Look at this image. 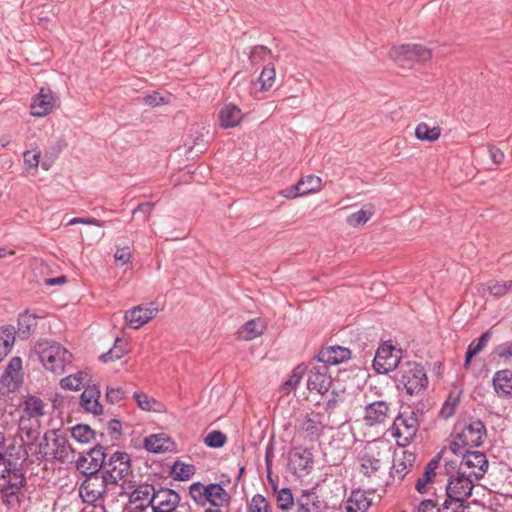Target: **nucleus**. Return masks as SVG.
<instances>
[{
	"label": "nucleus",
	"mask_w": 512,
	"mask_h": 512,
	"mask_svg": "<svg viewBox=\"0 0 512 512\" xmlns=\"http://www.w3.org/2000/svg\"><path fill=\"white\" fill-rule=\"evenodd\" d=\"M156 487L147 482L136 483L133 480L121 482L119 496L128 497L124 512H145L147 508H151L154 497L157 495Z\"/></svg>",
	"instance_id": "1"
},
{
	"label": "nucleus",
	"mask_w": 512,
	"mask_h": 512,
	"mask_svg": "<svg viewBox=\"0 0 512 512\" xmlns=\"http://www.w3.org/2000/svg\"><path fill=\"white\" fill-rule=\"evenodd\" d=\"M398 390H405L406 394L413 396L428 386V377L424 367L417 362L407 361L401 364L393 376Z\"/></svg>",
	"instance_id": "2"
},
{
	"label": "nucleus",
	"mask_w": 512,
	"mask_h": 512,
	"mask_svg": "<svg viewBox=\"0 0 512 512\" xmlns=\"http://www.w3.org/2000/svg\"><path fill=\"white\" fill-rule=\"evenodd\" d=\"M79 473L84 477L79 486V496L82 502L94 504L99 500H104L113 486L112 474L106 475L104 472Z\"/></svg>",
	"instance_id": "3"
},
{
	"label": "nucleus",
	"mask_w": 512,
	"mask_h": 512,
	"mask_svg": "<svg viewBox=\"0 0 512 512\" xmlns=\"http://www.w3.org/2000/svg\"><path fill=\"white\" fill-rule=\"evenodd\" d=\"M109 446L102 443H96L88 450L79 453L78 458L74 461L75 468L78 472H103L108 456Z\"/></svg>",
	"instance_id": "4"
},
{
	"label": "nucleus",
	"mask_w": 512,
	"mask_h": 512,
	"mask_svg": "<svg viewBox=\"0 0 512 512\" xmlns=\"http://www.w3.org/2000/svg\"><path fill=\"white\" fill-rule=\"evenodd\" d=\"M106 475L112 474L114 479L113 486L120 487V481H128L129 476H133L132 459L130 454L125 451H114L107 456L105 468L103 471Z\"/></svg>",
	"instance_id": "5"
},
{
	"label": "nucleus",
	"mask_w": 512,
	"mask_h": 512,
	"mask_svg": "<svg viewBox=\"0 0 512 512\" xmlns=\"http://www.w3.org/2000/svg\"><path fill=\"white\" fill-rule=\"evenodd\" d=\"M401 358V349H397L391 341H385L375 352L372 360L373 370L377 374H388L401 365Z\"/></svg>",
	"instance_id": "6"
},
{
	"label": "nucleus",
	"mask_w": 512,
	"mask_h": 512,
	"mask_svg": "<svg viewBox=\"0 0 512 512\" xmlns=\"http://www.w3.org/2000/svg\"><path fill=\"white\" fill-rule=\"evenodd\" d=\"M38 354L45 369L55 374H62L65 371L66 363L70 362L72 357V354L60 344H52L40 349Z\"/></svg>",
	"instance_id": "7"
},
{
	"label": "nucleus",
	"mask_w": 512,
	"mask_h": 512,
	"mask_svg": "<svg viewBox=\"0 0 512 512\" xmlns=\"http://www.w3.org/2000/svg\"><path fill=\"white\" fill-rule=\"evenodd\" d=\"M389 56L397 62L414 63L426 62L431 59V50L421 44L407 43L399 46H393L389 51Z\"/></svg>",
	"instance_id": "8"
},
{
	"label": "nucleus",
	"mask_w": 512,
	"mask_h": 512,
	"mask_svg": "<svg viewBox=\"0 0 512 512\" xmlns=\"http://www.w3.org/2000/svg\"><path fill=\"white\" fill-rule=\"evenodd\" d=\"M460 465L473 469L468 475H471L475 481H480L488 470L489 462L484 452L467 449L462 454Z\"/></svg>",
	"instance_id": "9"
},
{
	"label": "nucleus",
	"mask_w": 512,
	"mask_h": 512,
	"mask_svg": "<svg viewBox=\"0 0 512 512\" xmlns=\"http://www.w3.org/2000/svg\"><path fill=\"white\" fill-rule=\"evenodd\" d=\"M352 351L341 345L322 346L312 361L336 366L351 359Z\"/></svg>",
	"instance_id": "10"
},
{
	"label": "nucleus",
	"mask_w": 512,
	"mask_h": 512,
	"mask_svg": "<svg viewBox=\"0 0 512 512\" xmlns=\"http://www.w3.org/2000/svg\"><path fill=\"white\" fill-rule=\"evenodd\" d=\"M9 468L0 467V492L22 490L27 485L24 470L8 464Z\"/></svg>",
	"instance_id": "11"
},
{
	"label": "nucleus",
	"mask_w": 512,
	"mask_h": 512,
	"mask_svg": "<svg viewBox=\"0 0 512 512\" xmlns=\"http://www.w3.org/2000/svg\"><path fill=\"white\" fill-rule=\"evenodd\" d=\"M57 100L58 98L50 88L42 87L32 98L31 115L38 118L47 116L55 108Z\"/></svg>",
	"instance_id": "12"
},
{
	"label": "nucleus",
	"mask_w": 512,
	"mask_h": 512,
	"mask_svg": "<svg viewBox=\"0 0 512 512\" xmlns=\"http://www.w3.org/2000/svg\"><path fill=\"white\" fill-rule=\"evenodd\" d=\"M475 482V479L473 480V477L466 472H458V474L450 475L445 490L458 498L471 497Z\"/></svg>",
	"instance_id": "13"
},
{
	"label": "nucleus",
	"mask_w": 512,
	"mask_h": 512,
	"mask_svg": "<svg viewBox=\"0 0 512 512\" xmlns=\"http://www.w3.org/2000/svg\"><path fill=\"white\" fill-rule=\"evenodd\" d=\"M446 448L443 447L424 467L422 477L416 482L415 489L420 494L427 493V486L433 484L436 478V470L440 465Z\"/></svg>",
	"instance_id": "14"
},
{
	"label": "nucleus",
	"mask_w": 512,
	"mask_h": 512,
	"mask_svg": "<svg viewBox=\"0 0 512 512\" xmlns=\"http://www.w3.org/2000/svg\"><path fill=\"white\" fill-rule=\"evenodd\" d=\"M101 396L100 388L98 384L88 386L80 395L79 404L85 412L93 415L103 414V406L99 401Z\"/></svg>",
	"instance_id": "15"
},
{
	"label": "nucleus",
	"mask_w": 512,
	"mask_h": 512,
	"mask_svg": "<svg viewBox=\"0 0 512 512\" xmlns=\"http://www.w3.org/2000/svg\"><path fill=\"white\" fill-rule=\"evenodd\" d=\"M157 313V308L138 305L126 311L124 318L129 323L131 328L139 329L148 323L151 319H153Z\"/></svg>",
	"instance_id": "16"
},
{
	"label": "nucleus",
	"mask_w": 512,
	"mask_h": 512,
	"mask_svg": "<svg viewBox=\"0 0 512 512\" xmlns=\"http://www.w3.org/2000/svg\"><path fill=\"white\" fill-rule=\"evenodd\" d=\"M492 387L499 398H512V369L498 370L492 378Z\"/></svg>",
	"instance_id": "17"
},
{
	"label": "nucleus",
	"mask_w": 512,
	"mask_h": 512,
	"mask_svg": "<svg viewBox=\"0 0 512 512\" xmlns=\"http://www.w3.org/2000/svg\"><path fill=\"white\" fill-rule=\"evenodd\" d=\"M5 454V461L1 464V468H9L8 464H15L16 468L24 470V466L29 458L25 444L16 445V443H10L3 452Z\"/></svg>",
	"instance_id": "18"
},
{
	"label": "nucleus",
	"mask_w": 512,
	"mask_h": 512,
	"mask_svg": "<svg viewBox=\"0 0 512 512\" xmlns=\"http://www.w3.org/2000/svg\"><path fill=\"white\" fill-rule=\"evenodd\" d=\"M462 429L471 436L469 441L471 448H478L483 445L487 436V429L484 422L480 419L469 417L468 421L461 425Z\"/></svg>",
	"instance_id": "19"
},
{
	"label": "nucleus",
	"mask_w": 512,
	"mask_h": 512,
	"mask_svg": "<svg viewBox=\"0 0 512 512\" xmlns=\"http://www.w3.org/2000/svg\"><path fill=\"white\" fill-rule=\"evenodd\" d=\"M156 493L157 495L154 497L153 505L161 506L164 509L177 511V507L181 501V496L176 490L168 487L158 486L156 487Z\"/></svg>",
	"instance_id": "20"
},
{
	"label": "nucleus",
	"mask_w": 512,
	"mask_h": 512,
	"mask_svg": "<svg viewBox=\"0 0 512 512\" xmlns=\"http://www.w3.org/2000/svg\"><path fill=\"white\" fill-rule=\"evenodd\" d=\"M242 118L241 109L233 103L225 104L218 113L219 125L224 129L238 126Z\"/></svg>",
	"instance_id": "21"
},
{
	"label": "nucleus",
	"mask_w": 512,
	"mask_h": 512,
	"mask_svg": "<svg viewBox=\"0 0 512 512\" xmlns=\"http://www.w3.org/2000/svg\"><path fill=\"white\" fill-rule=\"evenodd\" d=\"M396 420L400 422L401 427L405 428L406 436L403 437L402 442H398L399 446L405 447L415 439L420 426V418L409 416L407 412H403L396 416Z\"/></svg>",
	"instance_id": "22"
},
{
	"label": "nucleus",
	"mask_w": 512,
	"mask_h": 512,
	"mask_svg": "<svg viewBox=\"0 0 512 512\" xmlns=\"http://www.w3.org/2000/svg\"><path fill=\"white\" fill-rule=\"evenodd\" d=\"M388 410L389 406L386 401L379 400L368 404L365 407L364 416L366 424L373 426L375 424L383 423L387 417Z\"/></svg>",
	"instance_id": "23"
},
{
	"label": "nucleus",
	"mask_w": 512,
	"mask_h": 512,
	"mask_svg": "<svg viewBox=\"0 0 512 512\" xmlns=\"http://www.w3.org/2000/svg\"><path fill=\"white\" fill-rule=\"evenodd\" d=\"M53 445L56 449L52 452V458L60 463L70 462L73 463V460H69V456L76 454L75 448L69 443L66 435H61L55 437L53 440Z\"/></svg>",
	"instance_id": "24"
},
{
	"label": "nucleus",
	"mask_w": 512,
	"mask_h": 512,
	"mask_svg": "<svg viewBox=\"0 0 512 512\" xmlns=\"http://www.w3.org/2000/svg\"><path fill=\"white\" fill-rule=\"evenodd\" d=\"M415 460V453L408 450L402 451L400 457L395 454L393 458V465L391 467V473L394 471L395 474L399 476L400 480H402L413 467Z\"/></svg>",
	"instance_id": "25"
},
{
	"label": "nucleus",
	"mask_w": 512,
	"mask_h": 512,
	"mask_svg": "<svg viewBox=\"0 0 512 512\" xmlns=\"http://www.w3.org/2000/svg\"><path fill=\"white\" fill-rule=\"evenodd\" d=\"M325 425L321 421H316L306 414L299 426V431L305 433V438L311 442L318 441L323 435Z\"/></svg>",
	"instance_id": "26"
},
{
	"label": "nucleus",
	"mask_w": 512,
	"mask_h": 512,
	"mask_svg": "<svg viewBox=\"0 0 512 512\" xmlns=\"http://www.w3.org/2000/svg\"><path fill=\"white\" fill-rule=\"evenodd\" d=\"M224 486V481L208 484L207 492L211 507L220 508L222 504L228 505L230 503L231 496L224 489Z\"/></svg>",
	"instance_id": "27"
},
{
	"label": "nucleus",
	"mask_w": 512,
	"mask_h": 512,
	"mask_svg": "<svg viewBox=\"0 0 512 512\" xmlns=\"http://www.w3.org/2000/svg\"><path fill=\"white\" fill-rule=\"evenodd\" d=\"M16 328L7 324L0 326V363L10 353L16 340Z\"/></svg>",
	"instance_id": "28"
},
{
	"label": "nucleus",
	"mask_w": 512,
	"mask_h": 512,
	"mask_svg": "<svg viewBox=\"0 0 512 512\" xmlns=\"http://www.w3.org/2000/svg\"><path fill=\"white\" fill-rule=\"evenodd\" d=\"M37 318L38 316L36 314H30L29 310H25L23 313L19 314L17 320L18 335L22 340H26L30 337L37 325Z\"/></svg>",
	"instance_id": "29"
},
{
	"label": "nucleus",
	"mask_w": 512,
	"mask_h": 512,
	"mask_svg": "<svg viewBox=\"0 0 512 512\" xmlns=\"http://www.w3.org/2000/svg\"><path fill=\"white\" fill-rule=\"evenodd\" d=\"M167 442L171 441L164 433L151 434L144 438L143 448L150 453H163L169 451V447L164 445Z\"/></svg>",
	"instance_id": "30"
},
{
	"label": "nucleus",
	"mask_w": 512,
	"mask_h": 512,
	"mask_svg": "<svg viewBox=\"0 0 512 512\" xmlns=\"http://www.w3.org/2000/svg\"><path fill=\"white\" fill-rule=\"evenodd\" d=\"M195 466L193 464L184 463L179 459L175 460L170 467V475L175 481H188L195 474Z\"/></svg>",
	"instance_id": "31"
},
{
	"label": "nucleus",
	"mask_w": 512,
	"mask_h": 512,
	"mask_svg": "<svg viewBox=\"0 0 512 512\" xmlns=\"http://www.w3.org/2000/svg\"><path fill=\"white\" fill-rule=\"evenodd\" d=\"M263 334V327L259 324V319H250L246 321L237 331V338L250 341Z\"/></svg>",
	"instance_id": "32"
},
{
	"label": "nucleus",
	"mask_w": 512,
	"mask_h": 512,
	"mask_svg": "<svg viewBox=\"0 0 512 512\" xmlns=\"http://www.w3.org/2000/svg\"><path fill=\"white\" fill-rule=\"evenodd\" d=\"M71 437L82 444H88L92 442L96 436L97 433L94 429L90 427L88 424L79 423L73 426L71 429Z\"/></svg>",
	"instance_id": "33"
},
{
	"label": "nucleus",
	"mask_w": 512,
	"mask_h": 512,
	"mask_svg": "<svg viewBox=\"0 0 512 512\" xmlns=\"http://www.w3.org/2000/svg\"><path fill=\"white\" fill-rule=\"evenodd\" d=\"M415 137L420 141L434 142L438 140L441 135L440 127H430L427 123H419L414 132Z\"/></svg>",
	"instance_id": "34"
},
{
	"label": "nucleus",
	"mask_w": 512,
	"mask_h": 512,
	"mask_svg": "<svg viewBox=\"0 0 512 512\" xmlns=\"http://www.w3.org/2000/svg\"><path fill=\"white\" fill-rule=\"evenodd\" d=\"M22 376L19 374H8L4 377V372L0 377V396H7L11 392L17 391L22 385Z\"/></svg>",
	"instance_id": "35"
},
{
	"label": "nucleus",
	"mask_w": 512,
	"mask_h": 512,
	"mask_svg": "<svg viewBox=\"0 0 512 512\" xmlns=\"http://www.w3.org/2000/svg\"><path fill=\"white\" fill-rule=\"evenodd\" d=\"M313 448L308 447H295L292 456L299 461L298 467L300 470H310L313 467Z\"/></svg>",
	"instance_id": "36"
},
{
	"label": "nucleus",
	"mask_w": 512,
	"mask_h": 512,
	"mask_svg": "<svg viewBox=\"0 0 512 512\" xmlns=\"http://www.w3.org/2000/svg\"><path fill=\"white\" fill-rule=\"evenodd\" d=\"M207 488L208 485H204L201 482H193L189 486V495L197 505L205 506L207 503L210 504Z\"/></svg>",
	"instance_id": "37"
},
{
	"label": "nucleus",
	"mask_w": 512,
	"mask_h": 512,
	"mask_svg": "<svg viewBox=\"0 0 512 512\" xmlns=\"http://www.w3.org/2000/svg\"><path fill=\"white\" fill-rule=\"evenodd\" d=\"M207 488L208 485H204L201 482H193L189 486V495L197 505L205 506L207 503L210 504Z\"/></svg>",
	"instance_id": "38"
},
{
	"label": "nucleus",
	"mask_w": 512,
	"mask_h": 512,
	"mask_svg": "<svg viewBox=\"0 0 512 512\" xmlns=\"http://www.w3.org/2000/svg\"><path fill=\"white\" fill-rule=\"evenodd\" d=\"M462 394V390H460L457 394H454V392H450L444 401L440 412L439 417L443 419H448L452 417L455 414L456 407L460 403V397Z\"/></svg>",
	"instance_id": "39"
},
{
	"label": "nucleus",
	"mask_w": 512,
	"mask_h": 512,
	"mask_svg": "<svg viewBox=\"0 0 512 512\" xmlns=\"http://www.w3.org/2000/svg\"><path fill=\"white\" fill-rule=\"evenodd\" d=\"M349 502L354 503L356 508L348 505L346 507L347 512H366L371 506V500H369L365 494L359 490L352 492Z\"/></svg>",
	"instance_id": "40"
},
{
	"label": "nucleus",
	"mask_w": 512,
	"mask_h": 512,
	"mask_svg": "<svg viewBox=\"0 0 512 512\" xmlns=\"http://www.w3.org/2000/svg\"><path fill=\"white\" fill-rule=\"evenodd\" d=\"M308 367L304 364H298L292 371L289 378L282 384L283 390L291 391L292 389H295L305 373L307 372Z\"/></svg>",
	"instance_id": "41"
},
{
	"label": "nucleus",
	"mask_w": 512,
	"mask_h": 512,
	"mask_svg": "<svg viewBox=\"0 0 512 512\" xmlns=\"http://www.w3.org/2000/svg\"><path fill=\"white\" fill-rule=\"evenodd\" d=\"M275 75L273 64L268 63L265 65L257 78V82L260 84V90L266 91L270 89L275 81Z\"/></svg>",
	"instance_id": "42"
},
{
	"label": "nucleus",
	"mask_w": 512,
	"mask_h": 512,
	"mask_svg": "<svg viewBox=\"0 0 512 512\" xmlns=\"http://www.w3.org/2000/svg\"><path fill=\"white\" fill-rule=\"evenodd\" d=\"M24 412L29 418L43 416L45 413L43 401L34 395H29V400L24 406Z\"/></svg>",
	"instance_id": "43"
},
{
	"label": "nucleus",
	"mask_w": 512,
	"mask_h": 512,
	"mask_svg": "<svg viewBox=\"0 0 512 512\" xmlns=\"http://www.w3.org/2000/svg\"><path fill=\"white\" fill-rule=\"evenodd\" d=\"M277 506L281 511H289L294 505V496L289 487H284L276 492Z\"/></svg>",
	"instance_id": "44"
},
{
	"label": "nucleus",
	"mask_w": 512,
	"mask_h": 512,
	"mask_svg": "<svg viewBox=\"0 0 512 512\" xmlns=\"http://www.w3.org/2000/svg\"><path fill=\"white\" fill-rule=\"evenodd\" d=\"M227 442V436L221 430H213L204 437V444L213 449L222 448Z\"/></svg>",
	"instance_id": "45"
},
{
	"label": "nucleus",
	"mask_w": 512,
	"mask_h": 512,
	"mask_svg": "<svg viewBox=\"0 0 512 512\" xmlns=\"http://www.w3.org/2000/svg\"><path fill=\"white\" fill-rule=\"evenodd\" d=\"M133 399L136 401L138 407L141 410L157 411V412L160 411L159 409L154 408V405L159 404V402L155 398L148 396L144 392H138V391L134 392Z\"/></svg>",
	"instance_id": "46"
},
{
	"label": "nucleus",
	"mask_w": 512,
	"mask_h": 512,
	"mask_svg": "<svg viewBox=\"0 0 512 512\" xmlns=\"http://www.w3.org/2000/svg\"><path fill=\"white\" fill-rule=\"evenodd\" d=\"M512 289V280L509 281H490L487 283V290L494 297L500 298Z\"/></svg>",
	"instance_id": "47"
},
{
	"label": "nucleus",
	"mask_w": 512,
	"mask_h": 512,
	"mask_svg": "<svg viewBox=\"0 0 512 512\" xmlns=\"http://www.w3.org/2000/svg\"><path fill=\"white\" fill-rule=\"evenodd\" d=\"M171 94L167 95H161L157 91H153L152 93H148L143 96V103L145 105L151 106V107H157L161 105H166L170 103Z\"/></svg>",
	"instance_id": "48"
},
{
	"label": "nucleus",
	"mask_w": 512,
	"mask_h": 512,
	"mask_svg": "<svg viewBox=\"0 0 512 512\" xmlns=\"http://www.w3.org/2000/svg\"><path fill=\"white\" fill-rule=\"evenodd\" d=\"M271 54V50L264 45H256L249 52V62L252 66L259 64Z\"/></svg>",
	"instance_id": "49"
},
{
	"label": "nucleus",
	"mask_w": 512,
	"mask_h": 512,
	"mask_svg": "<svg viewBox=\"0 0 512 512\" xmlns=\"http://www.w3.org/2000/svg\"><path fill=\"white\" fill-rule=\"evenodd\" d=\"M83 382L82 372L78 374L68 375L60 380L61 388L65 390L77 391Z\"/></svg>",
	"instance_id": "50"
},
{
	"label": "nucleus",
	"mask_w": 512,
	"mask_h": 512,
	"mask_svg": "<svg viewBox=\"0 0 512 512\" xmlns=\"http://www.w3.org/2000/svg\"><path fill=\"white\" fill-rule=\"evenodd\" d=\"M371 217L372 213L370 211L360 209L359 211L350 214L346 218V222L352 227H359L368 222Z\"/></svg>",
	"instance_id": "51"
},
{
	"label": "nucleus",
	"mask_w": 512,
	"mask_h": 512,
	"mask_svg": "<svg viewBox=\"0 0 512 512\" xmlns=\"http://www.w3.org/2000/svg\"><path fill=\"white\" fill-rule=\"evenodd\" d=\"M492 337V332L487 330L483 332L476 340H473L467 347V350L473 352V354H479L484 347L487 345Z\"/></svg>",
	"instance_id": "52"
},
{
	"label": "nucleus",
	"mask_w": 512,
	"mask_h": 512,
	"mask_svg": "<svg viewBox=\"0 0 512 512\" xmlns=\"http://www.w3.org/2000/svg\"><path fill=\"white\" fill-rule=\"evenodd\" d=\"M299 181L304 182V186H302V193L304 195L316 192L321 187V178L313 174L302 177Z\"/></svg>",
	"instance_id": "53"
},
{
	"label": "nucleus",
	"mask_w": 512,
	"mask_h": 512,
	"mask_svg": "<svg viewBox=\"0 0 512 512\" xmlns=\"http://www.w3.org/2000/svg\"><path fill=\"white\" fill-rule=\"evenodd\" d=\"M189 138L191 139V145L189 147L191 150L193 148L199 147V153H203L205 151L208 141L205 139L203 132L199 131L198 129L194 130L192 128L190 130Z\"/></svg>",
	"instance_id": "54"
},
{
	"label": "nucleus",
	"mask_w": 512,
	"mask_h": 512,
	"mask_svg": "<svg viewBox=\"0 0 512 512\" xmlns=\"http://www.w3.org/2000/svg\"><path fill=\"white\" fill-rule=\"evenodd\" d=\"M380 468V460L372 455L365 454L362 457L361 469L364 475H370L377 472Z\"/></svg>",
	"instance_id": "55"
},
{
	"label": "nucleus",
	"mask_w": 512,
	"mask_h": 512,
	"mask_svg": "<svg viewBox=\"0 0 512 512\" xmlns=\"http://www.w3.org/2000/svg\"><path fill=\"white\" fill-rule=\"evenodd\" d=\"M126 398L125 391L122 387L107 386L105 399L109 404H115Z\"/></svg>",
	"instance_id": "56"
},
{
	"label": "nucleus",
	"mask_w": 512,
	"mask_h": 512,
	"mask_svg": "<svg viewBox=\"0 0 512 512\" xmlns=\"http://www.w3.org/2000/svg\"><path fill=\"white\" fill-rule=\"evenodd\" d=\"M0 496L2 499V503L10 508L15 506L16 504H20V496H22L21 490H15V491H3L0 492Z\"/></svg>",
	"instance_id": "57"
},
{
	"label": "nucleus",
	"mask_w": 512,
	"mask_h": 512,
	"mask_svg": "<svg viewBox=\"0 0 512 512\" xmlns=\"http://www.w3.org/2000/svg\"><path fill=\"white\" fill-rule=\"evenodd\" d=\"M302 186H304V182L298 181L296 184H293L281 190L280 195H282L286 199H295L299 196H303L304 193H302Z\"/></svg>",
	"instance_id": "58"
},
{
	"label": "nucleus",
	"mask_w": 512,
	"mask_h": 512,
	"mask_svg": "<svg viewBox=\"0 0 512 512\" xmlns=\"http://www.w3.org/2000/svg\"><path fill=\"white\" fill-rule=\"evenodd\" d=\"M108 433L112 440L118 441L122 437V422L118 418H112L108 422Z\"/></svg>",
	"instance_id": "59"
},
{
	"label": "nucleus",
	"mask_w": 512,
	"mask_h": 512,
	"mask_svg": "<svg viewBox=\"0 0 512 512\" xmlns=\"http://www.w3.org/2000/svg\"><path fill=\"white\" fill-rule=\"evenodd\" d=\"M451 437H453L455 441H458L462 446L470 447V439H468L466 432L462 429L460 422L455 424Z\"/></svg>",
	"instance_id": "60"
},
{
	"label": "nucleus",
	"mask_w": 512,
	"mask_h": 512,
	"mask_svg": "<svg viewBox=\"0 0 512 512\" xmlns=\"http://www.w3.org/2000/svg\"><path fill=\"white\" fill-rule=\"evenodd\" d=\"M22 369V359L19 356L12 357L6 365L4 370V377L8 374H19Z\"/></svg>",
	"instance_id": "61"
},
{
	"label": "nucleus",
	"mask_w": 512,
	"mask_h": 512,
	"mask_svg": "<svg viewBox=\"0 0 512 512\" xmlns=\"http://www.w3.org/2000/svg\"><path fill=\"white\" fill-rule=\"evenodd\" d=\"M41 152L25 151L23 154L24 163L27 169L37 168L40 161Z\"/></svg>",
	"instance_id": "62"
},
{
	"label": "nucleus",
	"mask_w": 512,
	"mask_h": 512,
	"mask_svg": "<svg viewBox=\"0 0 512 512\" xmlns=\"http://www.w3.org/2000/svg\"><path fill=\"white\" fill-rule=\"evenodd\" d=\"M331 394L332 397L327 400L325 405V412L328 414V416H330L335 411L339 403L342 401L339 392L335 389L332 390Z\"/></svg>",
	"instance_id": "63"
},
{
	"label": "nucleus",
	"mask_w": 512,
	"mask_h": 512,
	"mask_svg": "<svg viewBox=\"0 0 512 512\" xmlns=\"http://www.w3.org/2000/svg\"><path fill=\"white\" fill-rule=\"evenodd\" d=\"M264 503H266V497L262 494H255L248 504V512H261Z\"/></svg>",
	"instance_id": "64"
}]
</instances>
